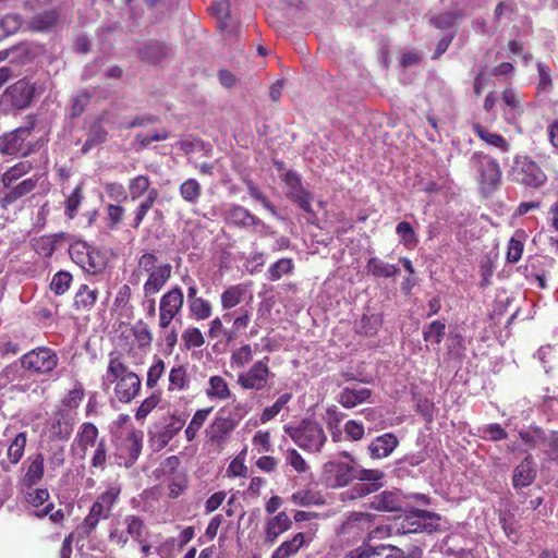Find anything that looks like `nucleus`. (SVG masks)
Returning a JSON list of instances; mask_svg holds the SVG:
<instances>
[{"label": "nucleus", "instance_id": "052dcab7", "mask_svg": "<svg viewBox=\"0 0 558 558\" xmlns=\"http://www.w3.org/2000/svg\"><path fill=\"white\" fill-rule=\"evenodd\" d=\"M253 360V350L250 344H243L232 352L230 357L231 367L242 368Z\"/></svg>", "mask_w": 558, "mask_h": 558}, {"label": "nucleus", "instance_id": "4be33fe9", "mask_svg": "<svg viewBox=\"0 0 558 558\" xmlns=\"http://www.w3.org/2000/svg\"><path fill=\"white\" fill-rule=\"evenodd\" d=\"M172 275V266L169 263H160L157 271L149 274L143 286L145 296H153L159 293Z\"/></svg>", "mask_w": 558, "mask_h": 558}, {"label": "nucleus", "instance_id": "9b49d317", "mask_svg": "<svg viewBox=\"0 0 558 558\" xmlns=\"http://www.w3.org/2000/svg\"><path fill=\"white\" fill-rule=\"evenodd\" d=\"M226 411L227 408L220 409L215 421L206 430L208 440L219 448L223 446L230 433L235 428L243 416L242 413L238 414L236 416H225L223 414Z\"/></svg>", "mask_w": 558, "mask_h": 558}, {"label": "nucleus", "instance_id": "7ed1b4c3", "mask_svg": "<svg viewBox=\"0 0 558 558\" xmlns=\"http://www.w3.org/2000/svg\"><path fill=\"white\" fill-rule=\"evenodd\" d=\"M471 168L477 173V182L485 193L493 192L501 179V170L496 159L490 156L475 151L470 158Z\"/></svg>", "mask_w": 558, "mask_h": 558}, {"label": "nucleus", "instance_id": "69168bd1", "mask_svg": "<svg viewBox=\"0 0 558 558\" xmlns=\"http://www.w3.org/2000/svg\"><path fill=\"white\" fill-rule=\"evenodd\" d=\"M22 366L17 363H12L5 366L0 373V386L4 387L10 383L19 381L22 378Z\"/></svg>", "mask_w": 558, "mask_h": 558}, {"label": "nucleus", "instance_id": "a18cd8bd", "mask_svg": "<svg viewBox=\"0 0 558 558\" xmlns=\"http://www.w3.org/2000/svg\"><path fill=\"white\" fill-rule=\"evenodd\" d=\"M190 315L196 320H205L213 314L211 303L204 299L198 298L187 303Z\"/></svg>", "mask_w": 558, "mask_h": 558}, {"label": "nucleus", "instance_id": "f257e3e1", "mask_svg": "<svg viewBox=\"0 0 558 558\" xmlns=\"http://www.w3.org/2000/svg\"><path fill=\"white\" fill-rule=\"evenodd\" d=\"M112 384H116V397L124 403L132 401L138 395L142 385L140 377L130 371L118 355L110 354L101 387L105 391H108Z\"/></svg>", "mask_w": 558, "mask_h": 558}, {"label": "nucleus", "instance_id": "774afa93", "mask_svg": "<svg viewBox=\"0 0 558 558\" xmlns=\"http://www.w3.org/2000/svg\"><path fill=\"white\" fill-rule=\"evenodd\" d=\"M138 270L140 272H144L147 276L157 271L158 267H160V263H158V257L154 253H144L140 256L138 262Z\"/></svg>", "mask_w": 558, "mask_h": 558}, {"label": "nucleus", "instance_id": "13d9d810", "mask_svg": "<svg viewBox=\"0 0 558 558\" xmlns=\"http://www.w3.org/2000/svg\"><path fill=\"white\" fill-rule=\"evenodd\" d=\"M386 550L387 546L385 545L378 547L362 545L348 553L343 558H379Z\"/></svg>", "mask_w": 558, "mask_h": 558}, {"label": "nucleus", "instance_id": "b1692460", "mask_svg": "<svg viewBox=\"0 0 558 558\" xmlns=\"http://www.w3.org/2000/svg\"><path fill=\"white\" fill-rule=\"evenodd\" d=\"M27 435L21 432L14 436L7 449V458L0 461V465L4 471H9L12 465L17 464L25 451Z\"/></svg>", "mask_w": 558, "mask_h": 558}, {"label": "nucleus", "instance_id": "680f3d73", "mask_svg": "<svg viewBox=\"0 0 558 558\" xmlns=\"http://www.w3.org/2000/svg\"><path fill=\"white\" fill-rule=\"evenodd\" d=\"M222 317H215L209 323L208 337L210 339H225L227 342L233 341V332L223 327Z\"/></svg>", "mask_w": 558, "mask_h": 558}, {"label": "nucleus", "instance_id": "6ab92c4d", "mask_svg": "<svg viewBox=\"0 0 558 558\" xmlns=\"http://www.w3.org/2000/svg\"><path fill=\"white\" fill-rule=\"evenodd\" d=\"M184 421L177 416H170L167 423L151 433V442L156 448H165L173 437L182 429Z\"/></svg>", "mask_w": 558, "mask_h": 558}, {"label": "nucleus", "instance_id": "bb28decb", "mask_svg": "<svg viewBox=\"0 0 558 558\" xmlns=\"http://www.w3.org/2000/svg\"><path fill=\"white\" fill-rule=\"evenodd\" d=\"M473 132L487 145L502 153H507L510 148L509 143L500 134L490 132L478 122L472 123Z\"/></svg>", "mask_w": 558, "mask_h": 558}, {"label": "nucleus", "instance_id": "ea45409f", "mask_svg": "<svg viewBox=\"0 0 558 558\" xmlns=\"http://www.w3.org/2000/svg\"><path fill=\"white\" fill-rule=\"evenodd\" d=\"M110 512L111 510L109 508L96 500L84 520V527L88 533L92 532L96 529L101 519H107L110 515Z\"/></svg>", "mask_w": 558, "mask_h": 558}, {"label": "nucleus", "instance_id": "7c9ffc66", "mask_svg": "<svg viewBox=\"0 0 558 558\" xmlns=\"http://www.w3.org/2000/svg\"><path fill=\"white\" fill-rule=\"evenodd\" d=\"M366 269L375 278H391L400 272L396 265L386 263L378 257H371L366 263Z\"/></svg>", "mask_w": 558, "mask_h": 558}, {"label": "nucleus", "instance_id": "1a4fd4ad", "mask_svg": "<svg viewBox=\"0 0 558 558\" xmlns=\"http://www.w3.org/2000/svg\"><path fill=\"white\" fill-rule=\"evenodd\" d=\"M282 181L286 187V196L303 211L311 215L308 220L314 218L315 214L311 205L313 195L303 186L301 177L295 171L289 170L284 173Z\"/></svg>", "mask_w": 558, "mask_h": 558}, {"label": "nucleus", "instance_id": "39448f33", "mask_svg": "<svg viewBox=\"0 0 558 558\" xmlns=\"http://www.w3.org/2000/svg\"><path fill=\"white\" fill-rule=\"evenodd\" d=\"M287 432L300 448L311 452L320 451L327 440L323 427L314 421H303L300 426L288 428Z\"/></svg>", "mask_w": 558, "mask_h": 558}, {"label": "nucleus", "instance_id": "423d86ee", "mask_svg": "<svg viewBox=\"0 0 558 558\" xmlns=\"http://www.w3.org/2000/svg\"><path fill=\"white\" fill-rule=\"evenodd\" d=\"M269 357L256 361L247 371L238 375L236 383L244 390L263 391L269 387V380L275 376L269 368Z\"/></svg>", "mask_w": 558, "mask_h": 558}, {"label": "nucleus", "instance_id": "393cba45", "mask_svg": "<svg viewBox=\"0 0 558 558\" xmlns=\"http://www.w3.org/2000/svg\"><path fill=\"white\" fill-rule=\"evenodd\" d=\"M291 525L292 521L284 511L268 519L265 524V543L270 545L274 544L282 533L291 527Z\"/></svg>", "mask_w": 558, "mask_h": 558}, {"label": "nucleus", "instance_id": "a19ab883", "mask_svg": "<svg viewBox=\"0 0 558 558\" xmlns=\"http://www.w3.org/2000/svg\"><path fill=\"white\" fill-rule=\"evenodd\" d=\"M180 196L189 204H196L202 195V185L193 178L183 181L179 186Z\"/></svg>", "mask_w": 558, "mask_h": 558}, {"label": "nucleus", "instance_id": "bf43d9fd", "mask_svg": "<svg viewBox=\"0 0 558 558\" xmlns=\"http://www.w3.org/2000/svg\"><path fill=\"white\" fill-rule=\"evenodd\" d=\"M396 232L400 238L401 243L408 248H413L417 244V236L408 221H401L396 227Z\"/></svg>", "mask_w": 558, "mask_h": 558}, {"label": "nucleus", "instance_id": "4468645a", "mask_svg": "<svg viewBox=\"0 0 558 558\" xmlns=\"http://www.w3.org/2000/svg\"><path fill=\"white\" fill-rule=\"evenodd\" d=\"M29 128H19L15 131L0 137V151L5 155L26 156L31 151L28 138Z\"/></svg>", "mask_w": 558, "mask_h": 558}, {"label": "nucleus", "instance_id": "0eeeda50", "mask_svg": "<svg viewBox=\"0 0 558 558\" xmlns=\"http://www.w3.org/2000/svg\"><path fill=\"white\" fill-rule=\"evenodd\" d=\"M59 362L54 351L40 347L21 356L20 363L23 369L44 375L52 372Z\"/></svg>", "mask_w": 558, "mask_h": 558}, {"label": "nucleus", "instance_id": "f704fd0d", "mask_svg": "<svg viewBox=\"0 0 558 558\" xmlns=\"http://www.w3.org/2000/svg\"><path fill=\"white\" fill-rule=\"evenodd\" d=\"M383 325V317L378 314H364L360 320L355 323V329L359 333L373 337L377 335Z\"/></svg>", "mask_w": 558, "mask_h": 558}, {"label": "nucleus", "instance_id": "e433bc0d", "mask_svg": "<svg viewBox=\"0 0 558 558\" xmlns=\"http://www.w3.org/2000/svg\"><path fill=\"white\" fill-rule=\"evenodd\" d=\"M169 391H184L190 387V377L186 367L178 365L171 368L169 373Z\"/></svg>", "mask_w": 558, "mask_h": 558}, {"label": "nucleus", "instance_id": "72a5a7b5", "mask_svg": "<svg viewBox=\"0 0 558 558\" xmlns=\"http://www.w3.org/2000/svg\"><path fill=\"white\" fill-rule=\"evenodd\" d=\"M306 543L304 533H296L291 539L284 541L272 553L271 558H289L294 556Z\"/></svg>", "mask_w": 558, "mask_h": 558}, {"label": "nucleus", "instance_id": "de8ad7c7", "mask_svg": "<svg viewBox=\"0 0 558 558\" xmlns=\"http://www.w3.org/2000/svg\"><path fill=\"white\" fill-rule=\"evenodd\" d=\"M211 408L209 409H201V410H197L192 420L190 421L187 427L185 428L184 430V434H185V437H186V440L187 441H192L198 430L202 428V426L204 425L205 421L207 420L209 413L211 412Z\"/></svg>", "mask_w": 558, "mask_h": 558}, {"label": "nucleus", "instance_id": "79ce46f5", "mask_svg": "<svg viewBox=\"0 0 558 558\" xmlns=\"http://www.w3.org/2000/svg\"><path fill=\"white\" fill-rule=\"evenodd\" d=\"M294 264L291 258L283 257L278 259L276 263L270 265L266 272V278L269 281H278L281 279L284 275H289L293 271Z\"/></svg>", "mask_w": 558, "mask_h": 558}, {"label": "nucleus", "instance_id": "dca6fc26", "mask_svg": "<svg viewBox=\"0 0 558 558\" xmlns=\"http://www.w3.org/2000/svg\"><path fill=\"white\" fill-rule=\"evenodd\" d=\"M75 421L76 413L57 407L50 418L49 432L53 437L65 440L73 432Z\"/></svg>", "mask_w": 558, "mask_h": 558}, {"label": "nucleus", "instance_id": "c9c22d12", "mask_svg": "<svg viewBox=\"0 0 558 558\" xmlns=\"http://www.w3.org/2000/svg\"><path fill=\"white\" fill-rule=\"evenodd\" d=\"M44 456L41 453H37L29 458V465L27 468L26 474L24 475V484L27 486H33L38 483L44 476Z\"/></svg>", "mask_w": 558, "mask_h": 558}, {"label": "nucleus", "instance_id": "9d476101", "mask_svg": "<svg viewBox=\"0 0 558 558\" xmlns=\"http://www.w3.org/2000/svg\"><path fill=\"white\" fill-rule=\"evenodd\" d=\"M184 304L183 291L180 287H173L159 300L158 325L161 329H168L172 320L181 313Z\"/></svg>", "mask_w": 558, "mask_h": 558}, {"label": "nucleus", "instance_id": "20e7f679", "mask_svg": "<svg viewBox=\"0 0 558 558\" xmlns=\"http://www.w3.org/2000/svg\"><path fill=\"white\" fill-rule=\"evenodd\" d=\"M440 515L427 510L410 511L400 523L397 524V533H427L432 534L440 530Z\"/></svg>", "mask_w": 558, "mask_h": 558}, {"label": "nucleus", "instance_id": "aec40b11", "mask_svg": "<svg viewBox=\"0 0 558 558\" xmlns=\"http://www.w3.org/2000/svg\"><path fill=\"white\" fill-rule=\"evenodd\" d=\"M398 445L399 439L393 433H385L369 442L367 451L372 459L379 460L389 457Z\"/></svg>", "mask_w": 558, "mask_h": 558}, {"label": "nucleus", "instance_id": "c756f323", "mask_svg": "<svg viewBox=\"0 0 558 558\" xmlns=\"http://www.w3.org/2000/svg\"><path fill=\"white\" fill-rule=\"evenodd\" d=\"M247 290L242 283L228 287L220 294V304L223 311H230L241 304Z\"/></svg>", "mask_w": 558, "mask_h": 558}, {"label": "nucleus", "instance_id": "3c124183", "mask_svg": "<svg viewBox=\"0 0 558 558\" xmlns=\"http://www.w3.org/2000/svg\"><path fill=\"white\" fill-rule=\"evenodd\" d=\"M31 169L32 165L28 161H20L15 166L11 167L2 175L4 186L11 187L15 181L26 174Z\"/></svg>", "mask_w": 558, "mask_h": 558}, {"label": "nucleus", "instance_id": "2f4dec72", "mask_svg": "<svg viewBox=\"0 0 558 558\" xmlns=\"http://www.w3.org/2000/svg\"><path fill=\"white\" fill-rule=\"evenodd\" d=\"M222 318L227 322L232 320L233 340L236 338L239 331L245 329L252 318V308L240 307L234 312H227L222 315Z\"/></svg>", "mask_w": 558, "mask_h": 558}, {"label": "nucleus", "instance_id": "c03bdc74", "mask_svg": "<svg viewBox=\"0 0 558 558\" xmlns=\"http://www.w3.org/2000/svg\"><path fill=\"white\" fill-rule=\"evenodd\" d=\"M519 436L522 442L525 445V450H530L536 447L544 448L546 434L538 427H531L529 429L521 430Z\"/></svg>", "mask_w": 558, "mask_h": 558}, {"label": "nucleus", "instance_id": "412c9836", "mask_svg": "<svg viewBox=\"0 0 558 558\" xmlns=\"http://www.w3.org/2000/svg\"><path fill=\"white\" fill-rule=\"evenodd\" d=\"M227 223L244 229L263 226L260 219L240 205H231L225 215Z\"/></svg>", "mask_w": 558, "mask_h": 558}, {"label": "nucleus", "instance_id": "0e129e2a", "mask_svg": "<svg viewBox=\"0 0 558 558\" xmlns=\"http://www.w3.org/2000/svg\"><path fill=\"white\" fill-rule=\"evenodd\" d=\"M58 19V14L56 11H46L41 14H38L33 17L31 24L32 27L36 31H45L49 27H51Z\"/></svg>", "mask_w": 558, "mask_h": 558}, {"label": "nucleus", "instance_id": "338daca9", "mask_svg": "<svg viewBox=\"0 0 558 558\" xmlns=\"http://www.w3.org/2000/svg\"><path fill=\"white\" fill-rule=\"evenodd\" d=\"M120 493L121 486L118 483H111L107 486V489L98 496L97 500L111 510Z\"/></svg>", "mask_w": 558, "mask_h": 558}, {"label": "nucleus", "instance_id": "f03ea898", "mask_svg": "<svg viewBox=\"0 0 558 558\" xmlns=\"http://www.w3.org/2000/svg\"><path fill=\"white\" fill-rule=\"evenodd\" d=\"M360 470L356 459L342 451L323 465L320 480L329 488H340L355 480Z\"/></svg>", "mask_w": 558, "mask_h": 558}, {"label": "nucleus", "instance_id": "a211bd4d", "mask_svg": "<svg viewBox=\"0 0 558 558\" xmlns=\"http://www.w3.org/2000/svg\"><path fill=\"white\" fill-rule=\"evenodd\" d=\"M514 175L517 181L532 187L543 185L546 180V175L542 169L534 161L527 159L518 163Z\"/></svg>", "mask_w": 558, "mask_h": 558}, {"label": "nucleus", "instance_id": "5fc2aeb1", "mask_svg": "<svg viewBox=\"0 0 558 558\" xmlns=\"http://www.w3.org/2000/svg\"><path fill=\"white\" fill-rule=\"evenodd\" d=\"M72 282V275L69 271L60 270L53 275L50 289L56 295L64 294Z\"/></svg>", "mask_w": 558, "mask_h": 558}, {"label": "nucleus", "instance_id": "58836bf2", "mask_svg": "<svg viewBox=\"0 0 558 558\" xmlns=\"http://www.w3.org/2000/svg\"><path fill=\"white\" fill-rule=\"evenodd\" d=\"M85 396V390L80 383H75L73 389H71L64 398L61 400V403L58 408L66 411L70 410L72 413H76L77 408L83 401Z\"/></svg>", "mask_w": 558, "mask_h": 558}, {"label": "nucleus", "instance_id": "cd10ccee", "mask_svg": "<svg viewBox=\"0 0 558 558\" xmlns=\"http://www.w3.org/2000/svg\"><path fill=\"white\" fill-rule=\"evenodd\" d=\"M98 428L93 423H83L74 439V445L81 449L82 458H85L87 449L97 442Z\"/></svg>", "mask_w": 558, "mask_h": 558}, {"label": "nucleus", "instance_id": "8fccbe9b", "mask_svg": "<svg viewBox=\"0 0 558 558\" xmlns=\"http://www.w3.org/2000/svg\"><path fill=\"white\" fill-rule=\"evenodd\" d=\"M446 332V324L441 320H434L423 330V338L426 342L439 344Z\"/></svg>", "mask_w": 558, "mask_h": 558}, {"label": "nucleus", "instance_id": "c85d7f7f", "mask_svg": "<svg viewBox=\"0 0 558 558\" xmlns=\"http://www.w3.org/2000/svg\"><path fill=\"white\" fill-rule=\"evenodd\" d=\"M371 393L367 388L345 387L339 395V403L347 409H351L368 400Z\"/></svg>", "mask_w": 558, "mask_h": 558}, {"label": "nucleus", "instance_id": "a878e982", "mask_svg": "<svg viewBox=\"0 0 558 558\" xmlns=\"http://www.w3.org/2000/svg\"><path fill=\"white\" fill-rule=\"evenodd\" d=\"M536 477L535 463L531 456L526 457L515 466L512 476V483L515 488L530 486Z\"/></svg>", "mask_w": 558, "mask_h": 558}, {"label": "nucleus", "instance_id": "37998d69", "mask_svg": "<svg viewBox=\"0 0 558 558\" xmlns=\"http://www.w3.org/2000/svg\"><path fill=\"white\" fill-rule=\"evenodd\" d=\"M97 290L82 284L74 296V305L78 310H90L97 301Z\"/></svg>", "mask_w": 558, "mask_h": 558}, {"label": "nucleus", "instance_id": "2eb2a0df", "mask_svg": "<svg viewBox=\"0 0 558 558\" xmlns=\"http://www.w3.org/2000/svg\"><path fill=\"white\" fill-rule=\"evenodd\" d=\"M356 478L360 481L352 488V497L361 498L377 492L383 486L384 473L380 470L361 469Z\"/></svg>", "mask_w": 558, "mask_h": 558}, {"label": "nucleus", "instance_id": "473e14b6", "mask_svg": "<svg viewBox=\"0 0 558 558\" xmlns=\"http://www.w3.org/2000/svg\"><path fill=\"white\" fill-rule=\"evenodd\" d=\"M128 190L132 201H137L143 196L149 195L151 191H158L157 189L151 187L150 179L144 174L130 179Z\"/></svg>", "mask_w": 558, "mask_h": 558}, {"label": "nucleus", "instance_id": "5701e85b", "mask_svg": "<svg viewBox=\"0 0 558 558\" xmlns=\"http://www.w3.org/2000/svg\"><path fill=\"white\" fill-rule=\"evenodd\" d=\"M404 500L398 490H384L373 497L369 507L377 511L395 512L401 511Z\"/></svg>", "mask_w": 558, "mask_h": 558}, {"label": "nucleus", "instance_id": "603ef678", "mask_svg": "<svg viewBox=\"0 0 558 558\" xmlns=\"http://www.w3.org/2000/svg\"><path fill=\"white\" fill-rule=\"evenodd\" d=\"M181 339L186 350L201 348L205 343V338L197 327H187L182 332Z\"/></svg>", "mask_w": 558, "mask_h": 558}, {"label": "nucleus", "instance_id": "09e8293b", "mask_svg": "<svg viewBox=\"0 0 558 558\" xmlns=\"http://www.w3.org/2000/svg\"><path fill=\"white\" fill-rule=\"evenodd\" d=\"M169 53V48L159 41L146 45L142 50V58L149 62H158Z\"/></svg>", "mask_w": 558, "mask_h": 558}, {"label": "nucleus", "instance_id": "864d4df0", "mask_svg": "<svg viewBox=\"0 0 558 558\" xmlns=\"http://www.w3.org/2000/svg\"><path fill=\"white\" fill-rule=\"evenodd\" d=\"M187 488V477L183 472H173L168 480L169 497L178 498Z\"/></svg>", "mask_w": 558, "mask_h": 558}, {"label": "nucleus", "instance_id": "f3484780", "mask_svg": "<svg viewBox=\"0 0 558 558\" xmlns=\"http://www.w3.org/2000/svg\"><path fill=\"white\" fill-rule=\"evenodd\" d=\"M36 93L37 88L35 84L23 78L5 90V97L14 107L22 109L31 105Z\"/></svg>", "mask_w": 558, "mask_h": 558}, {"label": "nucleus", "instance_id": "f8f14e48", "mask_svg": "<svg viewBox=\"0 0 558 558\" xmlns=\"http://www.w3.org/2000/svg\"><path fill=\"white\" fill-rule=\"evenodd\" d=\"M143 435L134 428H125L120 432L117 442L118 456L124 459L125 464L133 463L142 450Z\"/></svg>", "mask_w": 558, "mask_h": 558}, {"label": "nucleus", "instance_id": "4d7b16f0", "mask_svg": "<svg viewBox=\"0 0 558 558\" xmlns=\"http://www.w3.org/2000/svg\"><path fill=\"white\" fill-rule=\"evenodd\" d=\"M523 232H515L508 243L507 262L511 264L519 262L523 253Z\"/></svg>", "mask_w": 558, "mask_h": 558}, {"label": "nucleus", "instance_id": "4c0bfd02", "mask_svg": "<svg viewBox=\"0 0 558 558\" xmlns=\"http://www.w3.org/2000/svg\"><path fill=\"white\" fill-rule=\"evenodd\" d=\"M206 396L209 399L226 400L231 397V391L228 383L221 376L215 375L208 379Z\"/></svg>", "mask_w": 558, "mask_h": 558}, {"label": "nucleus", "instance_id": "e2e57ef3", "mask_svg": "<svg viewBox=\"0 0 558 558\" xmlns=\"http://www.w3.org/2000/svg\"><path fill=\"white\" fill-rule=\"evenodd\" d=\"M107 138V132L99 123H95L90 126L88 137L83 146V151H88L95 145L105 142Z\"/></svg>", "mask_w": 558, "mask_h": 558}, {"label": "nucleus", "instance_id": "6e6d98bb", "mask_svg": "<svg viewBox=\"0 0 558 558\" xmlns=\"http://www.w3.org/2000/svg\"><path fill=\"white\" fill-rule=\"evenodd\" d=\"M22 26V19L16 14H9L0 19V41L15 34Z\"/></svg>", "mask_w": 558, "mask_h": 558}, {"label": "nucleus", "instance_id": "49530a36", "mask_svg": "<svg viewBox=\"0 0 558 558\" xmlns=\"http://www.w3.org/2000/svg\"><path fill=\"white\" fill-rule=\"evenodd\" d=\"M36 184L37 179L35 177L24 179L11 187L10 192L4 196V201L7 203H13L17 198L32 192L36 187Z\"/></svg>", "mask_w": 558, "mask_h": 558}, {"label": "nucleus", "instance_id": "ddd939ff", "mask_svg": "<svg viewBox=\"0 0 558 558\" xmlns=\"http://www.w3.org/2000/svg\"><path fill=\"white\" fill-rule=\"evenodd\" d=\"M122 524L124 529L116 527L110 532L109 538L112 543L122 547L128 543L129 537L142 543V537L145 534L146 526L141 518L136 515H126L123 519Z\"/></svg>", "mask_w": 558, "mask_h": 558}, {"label": "nucleus", "instance_id": "6e6552de", "mask_svg": "<svg viewBox=\"0 0 558 558\" xmlns=\"http://www.w3.org/2000/svg\"><path fill=\"white\" fill-rule=\"evenodd\" d=\"M71 259L83 270L97 274L105 267L102 255L84 241H75L69 247Z\"/></svg>", "mask_w": 558, "mask_h": 558}]
</instances>
